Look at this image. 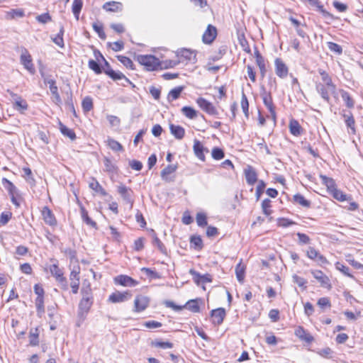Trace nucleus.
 Wrapping results in <instances>:
<instances>
[{
	"label": "nucleus",
	"mask_w": 363,
	"mask_h": 363,
	"mask_svg": "<svg viewBox=\"0 0 363 363\" xmlns=\"http://www.w3.org/2000/svg\"><path fill=\"white\" fill-rule=\"evenodd\" d=\"M89 69L93 70L96 74H99L102 73V68L100 65L94 60H89L88 62Z\"/></svg>",
	"instance_id": "obj_64"
},
{
	"label": "nucleus",
	"mask_w": 363,
	"mask_h": 363,
	"mask_svg": "<svg viewBox=\"0 0 363 363\" xmlns=\"http://www.w3.org/2000/svg\"><path fill=\"white\" fill-rule=\"evenodd\" d=\"M169 130L172 135L177 140H182L185 135V130L183 127L178 125L169 124Z\"/></svg>",
	"instance_id": "obj_28"
},
{
	"label": "nucleus",
	"mask_w": 363,
	"mask_h": 363,
	"mask_svg": "<svg viewBox=\"0 0 363 363\" xmlns=\"http://www.w3.org/2000/svg\"><path fill=\"white\" fill-rule=\"evenodd\" d=\"M82 0H74L72 3V10L77 20H79V16L82 9Z\"/></svg>",
	"instance_id": "obj_49"
},
{
	"label": "nucleus",
	"mask_w": 363,
	"mask_h": 363,
	"mask_svg": "<svg viewBox=\"0 0 363 363\" xmlns=\"http://www.w3.org/2000/svg\"><path fill=\"white\" fill-rule=\"evenodd\" d=\"M244 175L247 184L250 186H253L259 181L257 172L252 166H247V167L244 169Z\"/></svg>",
	"instance_id": "obj_14"
},
{
	"label": "nucleus",
	"mask_w": 363,
	"mask_h": 363,
	"mask_svg": "<svg viewBox=\"0 0 363 363\" xmlns=\"http://www.w3.org/2000/svg\"><path fill=\"white\" fill-rule=\"evenodd\" d=\"M327 45L328 49L331 52L336 53L337 55H341L342 53V48L337 43L333 42H328L327 43Z\"/></svg>",
	"instance_id": "obj_63"
},
{
	"label": "nucleus",
	"mask_w": 363,
	"mask_h": 363,
	"mask_svg": "<svg viewBox=\"0 0 363 363\" xmlns=\"http://www.w3.org/2000/svg\"><path fill=\"white\" fill-rule=\"evenodd\" d=\"M82 298H89V299L94 300L92 289L89 282L86 284L83 283L81 289Z\"/></svg>",
	"instance_id": "obj_35"
},
{
	"label": "nucleus",
	"mask_w": 363,
	"mask_h": 363,
	"mask_svg": "<svg viewBox=\"0 0 363 363\" xmlns=\"http://www.w3.org/2000/svg\"><path fill=\"white\" fill-rule=\"evenodd\" d=\"M80 212H81L82 218L83 221L84 223H86V224H87L93 228L96 227V223L95 221L92 220L91 218H89L87 211L85 209V208L83 206H81V207H80Z\"/></svg>",
	"instance_id": "obj_42"
},
{
	"label": "nucleus",
	"mask_w": 363,
	"mask_h": 363,
	"mask_svg": "<svg viewBox=\"0 0 363 363\" xmlns=\"http://www.w3.org/2000/svg\"><path fill=\"white\" fill-rule=\"evenodd\" d=\"M82 107L84 112H89L93 108V101L90 96H86L82 102Z\"/></svg>",
	"instance_id": "obj_57"
},
{
	"label": "nucleus",
	"mask_w": 363,
	"mask_h": 363,
	"mask_svg": "<svg viewBox=\"0 0 363 363\" xmlns=\"http://www.w3.org/2000/svg\"><path fill=\"white\" fill-rule=\"evenodd\" d=\"M211 156L216 160H220L224 158L225 152L223 149L216 147L212 149Z\"/></svg>",
	"instance_id": "obj_58"
},
{
	"label": "nucleus",
	"mask_w": 363,
	"mask_h": 363,
	"mask_svg": "<svg viewBox=\"0 0 363 363\" xmlns=\"http://www.w3.org/2000/svg\"><path fill=\"white\" fill-rule=\"evenodd\" d=\"M339 92L342 100L345 103V106L350 109L353 108L354 107L355 101L352 95L344 89H340Z\"/></svg>",
	"instance_id": "obj_27"
},
{
	"label": "nucleus",
	"mask_w": 363,
	"mask_h": 363,
	"mask_svg": "<svg viewBox=\"0 0 363 363\" xmlns=\"http://www.w3.org/2000/svg\"><path fill=\"white\" fill-rule=\"evenodd\" d=\"M277 224L278 227L287 228L291 225H295L296 223L287 218H279L277 220Z\"/></svg>",
	"instance_id": "obj_59"
},
{
	"label": "nucleus",
	"mask_w": 363,
	"mask_h": 363,
	"mask_svg": "<svg viewBox=\"0 0 363 363\" xmlns=\"http://www.w3.org/2000/svg\"><path fill=\"white\" fill-rule=\"evenodd\" d=\"M193 149H194L195 155L200 160L204 161V153H203L204 147L200 141H199L196 139L194 140V144Z\"/></svg>",
	"instance_id": "obj_33"
},
{
	"label": "nucleus",
	"mask_w": 363,
	"mask_h": 363,
	"mask_svg": "<svg viewBox=\"0 0 363 363\" xmlns=\"http://www.w3.org/2000/svg\"><path fill=\"white\" fill-rule=\"evenodd\" d=\"M245 270L246 265L242 263V259H240V262L235 267V275L238 281L240 283H242L245 277Z\"/></svg>",
	"instance_id": "obj_29"
},
{
	"label": "nucleus",
	"mask_w": 363,
	"mask_h": 363,
	"mask_svg": "<svg viewBox=\"0 0 363 363\" xmlns=\"http://www.w3.org/2000/svg\"><path fill=\"white\" fill-rule=\"evenodd\" d=\"M184 87L183 86H177L174 89H172L168 94L167 96V100L168 101L171 102L174 100L177 99L183 91Z\"/></svg>",
	"instance_id": "obj_46"
},
{
	"label": "nucleus",
	"mask_w": 363,
	"mask_h": 363,
	"mask_svg": "<svg viewBox=\"0 0 363 363\" xmlns=\"http://www.w3.org/2000/svg\"><path fill=\"white\" fill-rule=\"evenodd\" d=\"M313 278L320 284V286L327 290L333 287L330 277L320 269H313L311 271Z\"/></svg>",
	"instance_id": "obj_6"
},
{
	"label": "nucleus",
	"mask_w": 363,
	"mask_h": 363,
	"mask_svg": "<svg viewBox=\"0 0 363 363\" xmlns=\"http://www.w3.org/2000/svg\"><path fill=\"white\" fill-rule=\"evenodd\" d=\"M29 344L31 346L39 345V330L38 328L30 330L29 333Z\"/></svg>",
	"instance_id": "obj_38"
},
{
	"label": "nucleus",
	"mask_w": 363,
	"mask_h": 363,
	"mask_svg": "<svg viewBox=\"0 0 363 363\" xmlns=\"http://www.w3.org/2000/svg\"><path fill=\"white\" fill-rule=\"evenodd\" d=\"M94 304V300L89 298H82L78 306V317L84 319Z\"/></svg>",
	"instance_id": "obj_7"
},
{
	"label": "nucleus",
	"mask_w": 363,
	"mask_h": 363,
	"mask_svg": "<svg viewBox=\"0 0 363 363\" xmlns=\"http://www.w3.org/2000/svg\"><path fill=\"white\" fill-rule=\"evenodd\" d=\"M116 57L126 68L132 70L135 69V65L129 57L123 55H117Z\"/></svg>",
	"instance_id": "obj_53"
},
{
	"label": "nucleus",
	"mask_w": 363,
	"mask_h": 363,
	"mask_svg": "<svg viewBox=\"0 0 363 363\" xmlns=\"http://www.w3.org/2000/svg\"><path fill=\"white\" fill-rule=\"evenodd\" d=\"M89 186L91 189H93L96 192H99L102 196L107 195V192L106 191V190L101 186V184L98 182V181L96 179L93 178L92 182L89 183Z\"/></svg>",
	"instance_id": "obj_47"
},
{
	"label": "nucleus",
	"mask_w": 363,
	"mask_h": 363,
	"mask_svg": "<svg viewBox=\"0 0 363 363\" xmlns=\"http://www.w3.org/2000/svg\"><path fill=\"white\" fill-rule=\"evenodd\" d=\"M182 113L189 119H194L198 115V112L191 106H184Z\"/></svg>",
	"instance_id": "obj_48"
},
{
	"label": "nucleus",
	"mask_w": 363,
	"mask_h": 363,
	"mask_svg": "<svg viewBox=\"0 0 363 363\" xmlns=\"http://www.w3.org/2000/svg\"><path fill=\"white\" fill-rule=\"evenodd\" d=\"M319 177L322 180V184L326 187L328 193L330 194L333 199L340 202L351 200L350 195H347L337 189V185L333 178L323 174H320Z\"/></svg>",
	"instance_id": "obj_1"
},
{
	"label": "nucleus",
	"mask_w": 363,
	"mask_h": 363,
	"mask_svg": "<svg viewBox=\"0 0 363 363\" xmlns=\"http://www.w3.org/2000/svg\"><path fill=\"white\" fill-rule=\"evenodd\" d=\"M292 202L305 208H309L311 206V202L307 199L303 195L297 193L293 196Z\"/></svg>",
	"instance_id": "obj_23"
},
{
	"label": "nucleus",
	"mask_w": 363,
	"mask_h": 363,
	"mask_svg": "<svg viewBox=\"0 0 363 363\" xmlns=\"http://www.w3.org/2000/svg\"><path fill=\"white\" fill-rule=\"evenodd\" d=\"M189 273L191 274L194 281L204 289V275H201L193 269L189 270Z\"/></svg>",
	"instance_id": "obj_36"
},
{
	"label": "nucleus",
	"mask_w": 363,
	"mask_h": 363,
	"mask_svg": "<svg viewBox=\"0 0 363 363\" xmlns=\"http://www.w3.org/2000/svg\"><path fill=\"white\" fill-rule=\"evenodd\" d=\"M117 191L126 203L133 204V201L132 196L133 191L130 187H127L124 184H120V185L117 186Z\"/></svg>",
	"instance_id": "obj_18"
},
{
	"label": "nucleus",
	"mask_w": 363,
	"mask_h": 363,
	"mask_svg": "<svg viewBox=\"0 0 363 363\" xmlns=\"http://www.w3.org/2000/svg\"><path fill=\"white\" fill-rule=\"evenodd\" d=\"M150 301V298L146 296H136L134 301L133 311L136 313L144 311L149 306Z\"/></svg>",
	"instance_id": "obj_10"
},
{
	"label": "nucleus",
	"mask_w": 363,
	"mask_h": 363,
	"mask_svg": "<svg viewBox=\"0 0 363 363\" xmlns=\"http://www.w3.org/2000/svg\"><path fill=\"white\" fill-rule=\"evenodd\" d=\"M318 74L320 77V81H316L315 83H320V84H327L326 85H330V83H333V79L332 77L329 74V73L323 69H318Z\"/></svg>",
	"instance_id": "obj_34"
},
{
	"label": "nucleus",
	"mask_w": 363,
	"mask_h": 363,
	"mask_svg": "<svg viewBox=\"0 0 363 363\" xmlns=\"http://www.w3.org/2000/svg\"><path fill=\"white\" fill-rule=\"evenodd\" d=\"M177 169V165L169 164L164 168L161 172V177L162 180L166 182H172L174 180V177H170L169 175L174 173Z\"/></svg>",
	"instance_id": "obj_22"
},
{
	"label": "nucleus",
	"mask_w": 363,
	"mask_h": 363,
	"mask_svg": "<svg viewBox=\"0 0 363 363\" xmlns=\"http://www.w3.org/2000/svg\"><path fill=\"white\" fill-rule=\"evenodd\" d=\"M289 20L296 28L298 35L302 38H304L306 35V33L303 29L301 28V26L306 27V24L301 23L300 21L292 16L289 18Z\"/></svg>",
	"instance_id": "obj_40"
},
{
	"label": "nucleus",
	"mask_w": 363,
	"mask_h": 363,
	"mask_svg": "<svg viewBox=\"0 0 363 363\" xmlns=\"http://www.w3.org/2000/svg\"><path fill=\"white\" fill-rule=\"evenodd\" d=\"M60 130L61 133L70 138L72 140L76 139V134L73 130L68 128L66 125H65L62 122H59Z\"/></svg>",
	"instance_id": "obj_39"
},
{
	"label": "nucleus",
	"mask_w": 363,
	"mask_h": 363,
	"mask_svg": "<svg viewBox=\"0 0 363 363\" xmlns=\"http://www.w3.org/2000/svg\"><path fill=\"white\" fill-rule=\"evenodd\" d=\"M80 268L79 267H74L70 272L69 274V280H70V286L72 289V292L74 294L78 293L79 284H80Z\"/></svg>",
	"instance_id": "obj_11"
},
{
	"label": "nucleus",
	"mask_w": 363,
	"mask_h": 363,
	"mask_svg": "<svg viewBox=\"0 0 363 363\" xmlns=\"http://www.w3.org/2000/svg\"><path fill=\"white\" fill-rule=\"evenodd\" d=\"M306 256L310 260L316 262L320 267H325L330 264L327 257L314 247L311 246L306 249Z\"/></svg>",
	"instance_id": "obj_3"
},
{
	"label": "nucleus",
	"mask_w": 363,
	"mask_h": 363,
	"mask_svg": "<svg viewBox=\"0 0 363 363\" xmlns=\"http://www.w3.org/2000/svg\"><path fill=\"white\" fill-rule=\"evenodd\" d=\"M2 185L9 192V194H16L17 189L15 185L6 178H3L1 180Z\"/></svg>",
	"instance_id": "obj_45"
},
{
	"label": "nucleus",
	"mask_w": 363,
	"mask_h": 363,
	"mask_svg": "<svg viewBox=\"0 0 363 363\" xmlns=\"http://www.w3.org/2000/svg\"><path fill=\"white\" fill-rule=\"evenodd\" d=\"M225 315V309L223 308H218L211 311L210 320L214 325H220L223 323Z\"/></svg>",
	"instance_id": "obj_19"
},
{
	"label": "nucleus",
	"mask_w": 363,
	"mask_h": 363,
	"mask_svg": "<svg viewBox=\"0 0 363 363\" xmlns=\"http://www.w3.org/2000/svg\"><path fill=\"white\" fill-rule=\"evenodd\" d=\"M141 271L145 272L151 279H157L161 278L160 274L157 272L152 270L150 268L143 267L141 268Z\"/></svg>",
	"instance_id": "obj_60"
},
{
	"label": "nucleus",
	"mask_w": 363,
	"mask_h": 363,
	"mask_svg": "<svg viewBox=\"0 0 363 363\" xmlns=\"http://www.w3.org/2000/svg\"><path fill=\"white\" fill-rule=\"evenodd\" d=\"M274 68L279 78L285 79L288 76L289 69L282 59L277 57L274 60Z\"/></svg>",
	"instance_id": "obj_9"
},
{
	"label": "nucleus",
	"mask_w": 363,
	"mask_h": 363,
	"mask_svg": "<svg viewBox=\"0 0 363 363\" xmlns=\"http://www.w3.org/2000/svg\"><path fill=\"white\" fill-rule=\"evenodd\" d=\"M198 301L199 299L189 300L184 304L185 308L194 313L199 312V306L198 303ZM199 301H201V299H199Z\"/></svg>",
	"instance_id": "obj_50"
},
{
	"label": "nucleus",
	"mask_w": 363,
	"mask_h": 363,
	"mask_svg": "<svg viewBox=\"0 0 363 363\" xmlns=\"http://www.w3.org/2000/svg\"><path fill=\"white\" fill-rule=\"evenodd\" d=\"M327 84L315 83V89L321 98L326 102L330 101V94H334L336 91V85L334 82L330 85Z\"/></svg>",
	"instance_id": "obj_5"
},
{
	"label": "nucleus",
	"mask_w": 363,
	"mask_h": 363,
	"mask_svg": "<svg viewBox=\"0 0 363 363\" xmlns=\"http://www.w3.org/2000/svg\"><path fill=\"white\" fill-rule=\"evenodd\" d=\"M136 60L143 65L147 71H155L162 66L160 60L152 55H139Z\"/></svg>",
	"instance_id": "obj_2"
},
{
	"label": "nucleus",
	"mask_w": 363,
	"mask_h": 363,
	"mask_svg": "<svg viewBox=\"0 0 363 363\" xmlns=\"http://www.w3.org/2000/svg\"><path fill=\"white\" fill-rule=\"evenodd\" d=\"M266 187V184L263 180H259L257 182V185L255 189V196L257 200H259L262 194L264 193V189Z\"/></svg>",
	"instance_id": "obj_62"
},
{
	"label": "nucleus",
	"mask_w": 363,
	"mask_h": 363,
	"mask_svg": "<svg viewBox=\"0 0 363 363\" xmlns=\"http://www.w3.org/2000/svg\"><path fill=\"white\" fill-rule=\"evenodd\" d=\"M289 130L290 133L295 137H299L304 133L303 127L301 125L299 122L294 118H291L289 120Z\"/></svg>",
	"instance_id": "obj_21"
},
{
	"label": "nucleus",
	"mask_w": 363,
	"mask_h": 363,
	"mask_svg": "<svg viewBox=\"0 0 363 363\" xmlns=\"http://www.w3.org/2000/svg\"><path fill=\"white\" fill-rule=\"evenodd\" d=\"M104 164L106 172L113 173L117 171V167L113 164L109 158L105 157L104 160Z\"/></svg>",
	"instance_id": "obj_61"
},
{
	"label": "nucleus",
	"mask_w": 363,
	"mask_h": 363,
	"mask_svg": "<svg viewBox=\"0 0 363 363\" xmlns=\"http://www.w3.org/2000/svg\"><path fill=\"white\" fill-rule=\"evenodd\" d=\"M256 65L259 69V74L262 79H263L267 74V62L264 57L262 55L259 50H256L254 52Z\"/></svg>",
	"instance_id": "obj_16"
},
{
	"label": "nucleus",
	"mask_w": 363,
	"mask_h": 363,
	"mask_svg": "<svg viewBox=\"0 0 363 363\" xmlns=\"http://www.w3.org/2000/svg\"><path fill=\"white\" fill-rule=\"evenodd\" d=\"M238 40L242 50L247 54H251V48L249 45L247 40L245 36L244 33H238Z\"/></svg>",
	"instance_id": "obj_31"
},
{
	"label": "nucleus",
	"mask_w": 363,
	"mask_h": 363,
	"mask_svg": "<svg viewBox=\"0 0 363 363\" xmlns=\"http://www.w3.org/2000/svg\"><path fill=\"white\" fill-rule=\"evenodd\" d=\"M103 9L107 11L116 12L122 10V4L117 1H108L106 2Z\"/></svg>",
	"instance_id": "obj_32"
},
{
	"label": "nucleus",
	"mask_w": 363,
	"mask_h": 363,
	"mask_svg": "<svg viewBox=\"0 0 363 363\" xmlns=\"http://www.w3.org/2000/svg\"><path fill=\"white\" fill-rule=\"evenodd\" d=\"M50 272L52 276L55 277L60 289L63 291H67L68 289V283L67 278L64 276L63 269H60L57 264H53L50 266Z\"/></svg>",
	"instance_id": "obj_4"
},
{
	"label": "nucleus",
	"mask_w": 363,
	"mask_h": 363,
	"mask_svg": "<svg viewBox=\"0 0 363 363\" xmlns=\"http://www.w3.org/2000/svg\"><path fill=\"white\" fill-rule=\"evenodd\" d=\"M92 28L94 30L95 32L97 33L99 37L102 39L105 40L106 38V33L104 31V27L102 23H94L92 24Z\"/></svg>",
	"instance_id": "obj_56"
},
{
	"label": "nucleus",
	"mask_w": 363,
	"mask_h": 363,
	"mask_svg": "<svg viewBox=\"0 0 363 363\" xmlns=\"http://www.w3.org/2000/svg\"><path fill=\"white\" fill-rule=\"evenodd\" d=\"M132 294L129 291L124 292L116 291L109 296L108 301L113 303H122L129 300Z\"/></svg>",
	"instance_id": "obj_13"
},
{
	"label": "nucleus",
	"mask_w": 363,
	"mask_h": 363,
	"mask_svg": "<svg viewBox=\"0 0 363 363\" xmlns=\"http://www.w3.org/2000/svg\"><path fill=\"white\" fill-rule=\"evenodd\" d=\"M317 305L322 310L330 308L332 306L331 301L329 297H321L318 298L317 301Z\"/></svg>",
	"instance_id": "obj_55"
},
{
	"label": "nucleus",
	"mask_w": 363,
	"mask_h": 363,
	"mask_svg": "<svg viewBox=\"0 0 363 363\" xmlns=\"http://www.w3.org/2000/svg\"><path fill=\"white\" fill-rule=\"evenodd\" d=\"M104 72L107 74L110 78H111L114 81L124 79L127 83L130 84V81L128 79L122 72H116L112 69H105Z\"/></svg>",
	"instance_id": "obj_30"
},
{
	"label": "nucleus",
	"mask_w": 363,
	"mask_h": 363,
	"mask_svg": "<svg viewBox=\"0 0 363 363\" xmlns=\"http://www.w3.org/2000/svg\"><path fill=\"white\" fill-rule=\"evenodd\" d=\"M20 60L21 63L23 65L24 68L31 74H34L35 73V69L33 64L31 55L27 50H25V51L21 54Z\"/></svg>",
	"instance_id": "obj_15"
},
{
	"label": "nucleus",
	"mask_w": 363,
	"mask_h": 363,
	"mask_svg": "<svg viewBox=\"0 0 363 363\" xmlns=\"http://www.w3.org/2000/svg\"><path fill=\"white\" fill-rule=\"evenodd\" d=\"M107 144L108 147L113 151L118 152L123 150V145L113 138H108L107 139Z\"/></svg>",
	"instance_id": "obj_54"
},
{
	"label": "nucleus",
	"mask_w": 363,
	"mask_h": 363,
	"mask_svg": "<svg viewBox=\"0 0 363 363\" xmlns=\"http://www.w3.org/2000/svg\"><path fill=\"white\" fill-rule=\"evenodd\" d=\"M152 245L157 247L161 253L164 255H167V250L166 247L158 238L154 230H152Z\"/></svg>",
	"instance_id": "obj_37"
},
{
	"label": "nucleus",
	"mask_w": 363,
	"mask_h": 363,
	"mask_svg": "<svg viewBox=\"0 0 363 363\" xmlns=\"http://www.w3.org/2000/svg\"><path fill=\"white\" fill-rule=\"evenodd\" d=\"M42 216L45 223L50 226L57 225V220L52 211L48 206H44L42 210Z\"/></svg>",
	"instance_id": "obj_20"
},
{
	"label": "nucleus",
	"mask_w": 363,
	"mask_h": 363,
	"mask_svg": "<svg viewBox=\"0 0 363 363\" xmlns=\"http://www.w3.org/2000/svg\"><path fill=\"white\" fill-rule=\"evenodd\" d=\"M13 108L15 110L23 113H24V111H26L28 109V105L27 101L25 99H21L20 100L16 101V102L13 103Z\"/></svg>",
	"instance_id": "obj_44"
},
{
	"label": "nucleus",
	"mask_w": 363,
	"mask_h": 363,
	"mask_svg": "<svg viewBox=\"0 0 363 363\" xmlns=\"http://www.w3.org/2000/svg\"><path fill=\"white\" fill-rule=\"evenodd\" d=\"M240 106H241L242 110L244 113L245 118H248L249 116H250L249 101H248L246 94L244 92L242 93V96H241V100H240Z\"/></svg>",
	"instance_id": "obj_43"
},
{
	"label": "nucleus",
	"mask_w": 363,
	"mask_h": 363,
	"mask_svg": "<svg viewBox=\"0 0 363 363\" xmlns=\"http://www.w3.org/2000/svg\"><path fill=\"white\" fill-rule=\"evenodd\" d=\"M335 268L337 270L340 271L341 273H342L345 276L350 277L352 279H355L354 276L350 272V269L348 267L345 266V264L340 263V262H337L335 264Z\"/></svg>",
	"instance_id": "obj_41"
},
{
	"label": "nucleus",
	"mask_w": 363,
	"mask_h": 363,
	"mask_svg": "<svg viewBox=\"0 0 363 363\" xmlns=\"http://www.w3.org/2000/svg\"><path fill=\"white\" fill-rule=\"evenodd\" d=\"M342 117L345 119V123L347 127L350 129L349 133L351 135H356L357 130L355 126V120L353 114L352 113H350L349 114L343 113Z\"/></svg>",
	"instance_id": "obj_26"
},
{
	"label": "nucleus",
	"mask_w": 363,
	"mask_h": 363,
	"mask_svg": "<svg viewBox=\"0 0 363 363\" xmlns=\"http://www.w3.org/2000/svg\"><path fill=\"white\" fill-rule=\"evenodd\" d=\"M261 208L263 214L268 218L269 221H272L273 219L272 215L274 211L272 210L271 200L269 199H264L261 203Z\"/></svg>",
	"instance_id": "obj_24"
},
{
	"label": "nucleus",
	"mask_w": 363,
	"mask_h": 363,
	"mask_svg": "<svg viewBox=\"0 0 363 363\" xmlns=\"http://www.w3.org/2000/svg\"><path fill=\"white\" fill-rule=\"evenodd\" d=\"M262 99L264 106L269 110L271 118L274 122L277 121V113H276V107L273 102V99L270 92L264 91L262 94Z\"/></svg>",
	"instance_id": "obj_8"
},
{
	"label": "nucleus",
	"mask_w": 363,
	"mask_h": 363,
	"mask_svg": "<svg viewBox=\"0 0 363 363\" xmlns=\"http://www.w3.org/2000/svg\"><path fill=\"white\" fill-rule=\"evenodd\" d=\"M218 36V29L209 24L206 29V44H211Z\"/></svg>",
	"instance_id": "obj_25"
},
{
	"label": "nucleus",
	"mask_w": 363,
	"mask_h": 363,
	"mask_svg": "<svg viewBox=\"0 0 363 363\" xmlns=\"http://www.w3.org/2000/svg\"><path fill=\"white\" fill-rule=\"evenodd\" d=\"M294 335L301 341L305 342L308 344H311L314 341L313 336L301 325H298L296 328L294 330Z\"/></svg>",
	"instance_id": "obj_12"
},
{
	"label": "nucleus",
	"mask_w": 363,
	"mask_h": 363,
	"mask_svg": "<svg viewBox=\"0 0 363 363\" xmlns=\"http://www.w3.org/2000/svg\"><path fill=\"white\" fill-rule=\"evenodd\" d=\"M24 16V13L21 9H11L6 13L5 18L8 20L13 19L19 17L22 18Z\"/></svg>",
	"instance_id": "obj_51"
},
{
	"label": "nucleus",
	"mask_w": 363,
	"mask_h": 363,
	"mask_svg": "<svg viewBox=\"0 0 363 363\" xmlns=\"http://www.w3.org/2000/svg\"><path fill=\"white\" fill-rule=\"evenodd\" d=\"M191 247L196 250H201L203 246V240L200 236L192 235L190 238Z\"/></svg>",
	"instance_id": "obj_52"
},
{
	"label": "nucleus",
	"mask_w": 363,
	"mask_h": 363,
	"mask_svg": "<svg viewBox=\"0 0 363 363\" xmlns=\"http://www.w3.org/2000/svg\"><path fill=\"white\" fill-rule=\"evenodd\" d=\"M114 283L116 284L129 287L135 286L139 284V282L137 280L133 279L132 277L124 274H121L116 277L114 278Z\"/></svg>",
	"instance_id": "obj_17"
}]
</instances>
